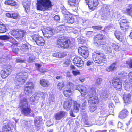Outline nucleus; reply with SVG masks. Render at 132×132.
<instances>
[{
  "label": "nucleus",
  "instance_id": "473e14b6",
  "mask_svg": "<svg viewBox=\"0 0 132 132\" xmlns=\"http://www.w3.org/2000/svg\"><path fill=\"white\" fill-rule=\"evenodd\" d=\"M115 35L116 38L120 41H122V33L118 31H116L115 33Z\"/></svg>",
  "mask_w": 132,
  "mask_h": 132
},
{
  "label": "nucleus",
  "instance_id": "ea45409f",
  "mask_svg": "<svg viewBox=\"0 0 132 132\" xmlns=\"http://www.w3.org/2000/svg\"><path fill=\"white\" fill-rule=\"evenodd\" d=\"M3 132H11V128L9 125L4 126L2 128Z\"/></svg>",
  "mask_w": 132,
  "mask_h": 132
},
{
  "label": "nucleus",
  "instance_id": "680f3d73",
  "mask_svg": "<svg viewBox=\"0 0 132 132\" xmlns=\"http://www.w3.org/2000/svg\"><path fill=\"white\" fill-rule=\"evenodd\" d=\"M25 62V60L23 59H21L19 58H17L15 61L16 63H21L24 62Z\"/></svg>",
  "mask_w": 132,
  "mask_h": 132
},
{
  "label": "nucleus",
  "instance_id": "f3484780",
  "mask_svg": "<svg viewBox=\"0 0 132 132\" xmlns=\"http://www.w3.org/2000/svg\"><path fill=\"white\" fill-rule=\"evenodd\" d=\"M6 15L9 18H11L15 19H19L20 16L18 12H15L12 13H8L6 14Z\"/></svg>",
  "mask_w": 132,
  "mask_h": 132
},
{
  "label": "nucleus",
  "instance_id": "4468645a",
  "mask_svg": "<svg viewBox=\"0 0 132 132\" xmlns=\"http://www.w3.org/2000/svg\"><path fill=\"white\" fill-rule=\"evenodd\" d=\"M73 62L75 65L78 67H82L84 65V62L80 57H75L73 59Z\"/></svg>",
  "mask_w": 132,
  "mask_h": 132
},
{
  "label": "nucleus",
  "instance_id": "09e8293b",
  "mask_svg": "<svg viewBox=\"0 0 132 132\" xmlns=\"http://www.w3.org/2000/svg\"><path fill=\"white\" fill-rule=\"evenodd\" d=\"M80 92L82 95H85L88 93V91L87 90L86 87L83 86Z\"/></svg>",
  "mask_w": 132,
  "mask_h": 132
},
{
  "label": "nucleus",
  "instance_id": "9d476101",
  "mask_svg": "<svg viewBox=\"0 0 132 132\" xmlns=\"http://www.w3.org/2000/svg\"><path fill=\"white\" fill-rule=\"evenodd\" d=\"M33 39L38 45H43L45 41L42 37L36 34L32 36Z\"/></svg>",
  "mask_w": 132,
  "mask_h": 132
},
{
  "label": "nucleus",
  "instance_id": "e2e57ef3",
  "mask_svg": "<svg viewBox=\"0 0 132 132\" xmlns=\"http://www.w3.org/2000/svg\"><path fill=\"white\" fill-rule=\"evenodd\" d=\"M70 62L68 60H67L63 64V66L64 67H67L70 64Z\"/></svg>",
  "mask_w": 132,
  "mask_h": 132
},
{
  "label": "nucleus",
  "instance_id": "aec40b11",
  "mask_svg": "<svg viewBox=\"0 0 132 132\" xmlns=\"http://www.w3.org/2000/svg\"><path fill=\"white\" fill-rule=\"evenodd\" d=\"M88 100L89 103L92 102L93 104H97L99 102V99L97 96H93L89 97Z\"/></svg>",
  "mask_w": 132,
  "mask_h": 132
},
{
  "label": "nucleus",
  "instance_id": "864d4df0",
  "mask_svg": "<svg viewBox=\"0 0 132 132\" xmlns=\"http://www.w3.org/2000/svg\"><path fill=\"white\" fill-rule=\"evenodd\" d=\"M94 33L93 31H88L86 33V36L89 38L91 37L94 35Z\"/></svg>",
  "mask_w": 132,
  "mask_h": 132
},
{
  "label": "nucleus",
  "instance_id": "c9c22d12",
  "mask_svg": "<svg viewBox=\"0 0 132 132\" xmlns=\"http://www.w3.org/2000/svg\"><path fill=\"white\" fill-rule=\"evenodd\" d=\"M116 63H113L111 66L109 67L106 68V70L108 72L114 70L116 68Z\"/></svg>",
  "mask_w": 132,
  "mask_h": 132
},
{
  "label": "nucleus",
  "instance_id": "7c9ffc66",
  "mask_svg": "<svg viewBox=\"0 0 132 132\" xmlns=\"http://www.w3.org/2000/svg\"><path fill=\"white\" fill-rule=\"evenodd\" d=\"M65 22L69 24H72L74 22V19L72 16L71 17L69 15V16L64 18Z\"/></svg>",
  "mask_w": 132,
  "mask_h": 132
},
{
  "label": "nucleus",
  "instance_id": "a19ab883",
  "mask_svg": "<svg viewBox=\"0 0 132 132\" xmlns=\"http://www.w3.org/2000/svg\"><path fill=\"white\" fill-rule=\"evenodd\" d=\"M42 119L41 117H36L35 120V123L36 125L42 123Z\"/></svg>",
  "mask_w": 132,
  "mask_h": 132
},
{
  "label": "nucleus",
  "instance_id": "b1692460",
  "mask_svg": "<svg viewBox=\"0 0 132 132\" xmlns=\"http://www.w3.org/2000/svg\"><path fill=\"white\" fill-rule=\"evenodd\" d=\"M26 32L24 31L20 30L18 33V35L16 37V38L19 41H21L22 39Z\"/></svg>",
  "mask_w": 132,
  "mask_h": 132
},
{
  "label": "nucleus",
  "instance_id": "c85d7f7f",
  "mask_svg": "<svg viewBox=\"0 0 132 132\" xmlns=\"http://www.w3.org/2000/svg\"><path fill=\"white\" fill-rule=\"evenodd\" d=\"M40 83L42 86L43 87H48L50 85L48 81L44 79L41 80Z\"/></svg>",
  "mask_w": 132,
  "mask_h": 132
},
{
  "label": "nucleus",
  "instance_id": "6e6d98bb",
  "mask_svg": "<svg viewBox=\"0 0 132 132\" xmlns=\"http://www.w3.org/2000/svg\"><path fill=\"white\" fill-rule=\"evenodd\" d=\"M82 120L83 121L85 120L86 122H87L88 120V116L86 113H85L82 114Z\"/></svg>",
  "mask_w": 132,
  "mask_h": 132
},
{
  "label": "nucleus",
  "instance_id": "37998d69",
  "mask_svg": "<svg viewBox=\"0 0 132 132\" xmlns=\"http://www.w3.org/2000/svg\"><path fill=\"white\" fill-rule=\"evenodd\" d=\"M6 27L4 24H0V33H4L7 30Z\"/></svg>",
  "mask_w": 132,
  "mask_h": 132
},
{
  "label": "nucleus",
  "instance_id": "f257e3e1",
  "mask_svg": "<svg viewBox=\"0 0 132 132\" xmlns=\"http://www.w3.org/2000/svg\"><path fill=\"white\" fill-rule=\"evenodd\" d=\"M37 8L38 10L44 11L50 10L52 6L50 0H37Z\"/></svg>",
  "mask_w": 132,
  "mask_h": 132
},
{
  "label": "nucleus",
  "instance_id": "39448f33",
  "mask_svg": "<svg viewBox=\"0 0 132 132\" xmlns=\"http://www.w3.org/2000/svg\"><path fill=\"white\" fill-rule=\"evenodd\" d=\"M12 70V67L10 65H8L4 68L1 70L0 72L1 77L3 79H4L7 77L11 72Z\"/></svg>",
  "mask_w": 132,
  "mask_h": 132
},
{
  "label": "nucleus",
  "instance_id": "49530a36",
  "mask_svg": "<svg viewBox=\"0 0 132 132\" xmlns=\"http://www.w3.org/2000/svg\"><path fill=\"white\" fill-rule=\"evenodd\" d=\"M109 6L106 5H104L102 8L103 13H104V12H109Z\"/></svg>",
  "mask_w": 132,
  "mask_h": 132
},
{
  "label": "nucleus",
  "instance_id": "ddd939ff",
  "mask_svg": "<svg viewBox=\"0 0 132 132\" xmlns=\"http://www.w3.org/2000/svg\"><path fill=\"white\" fill-rule=\"evenodd\" d=\"M79 2L78 0H69L68 4L73 11H76L78 9Z\"/></svg>",
  "mask_w": 132,
  "mask_h": 132
},
{
  "label": "nucleus",
  "instance_id": "a211bd4d",
  "mask_svg": "<svg viewBox=\"0 0 132 132\" xmlns=\"http://www.w3.org/2000/svg\"><path fill=\"white\" fill-rule=\"evenodd\" d=\"M100 113L98 112L96 113L97 115L96 116V118L98 119L99 121H101V123H103L106 120L107 117L108 116H103L101 114L100 116Z\"/></svg>",
  "mask_w": 132,
  "mask_h": 132
},
{
  "label": "nucleus",
  "instance_id": "774afa93",
  "mask_svg": "<svg viewBox=\"0 0 132 132\" xmlns=\"http://www.w3.org/2000/svg\"><path fill=\"white\" fill-rule=\"evenodd\" d=\"M49 100L50 101L54 102V99L53 96H50L49 97Z\"/></svg>",
  "mask_w": 132,
  "mask_h": 132
},
{
  "label": "nucleus",
  "instance_id": "f03ea898",
  "mask_svg": "<svg viewBox=\"0 0 132 132\" xmlns=\"http://www.w3.org/2000/svg\"><path fill=\"white\" fill-rule=\"evenodd\" d=\"M27 77L26 72H20L17 74L14 79L15 85L19 86L24 84Z\"/></svg>",
  "mask_w": 132,
  "mask_h": 132
},
{
  "label": "nucleus",
  "instance_id": "f704fd0d",
  "mask_svg": "<svg viewBox=\"0 0 132 132\" xmlns=\"http://www.w3.org/2000/svg\"><path fill=\"white\" fill-rule=\"evenodd\" d=\"M10 39H12L13 42L15 40L14 38L10 36H8L7 35L1 36V40H5Z\"/></svg>",
  "mask_w": 132,
  "mask_h": 132
},
{
  "label": "nucleus",
  "instance_id": "69168bd1",
  "mask_svg": "<svg viewBox=\"0 0 132 132\" xmlns=\"http://www.w3.org/2000/svg\"><path fill=\"white\" fill-rule=\"evenodd\" d=\"M92 28L95 29H97L98 30H101L102 27L101 26H93L92 27Z\"/></svg>",
  "mask_w": 132,
  "mask_h": 132
},
{
  "label": "nucleus",
  "instance_id": "603ef678",
  "mask_svg": "<svg viewBox=\"0 0 132 132\" xmlns=\"http://www.w3.org/2000/svg\"><path fill=\"white\" fill-rule=\"evenodd\" d=\"M28 61L29 62H32L34 61L35 57L33 54H30L29 55Z\"/></svg>",
  "mask_w": 132,
  "mask_h": 132
},
{
  "label": "nucleus",
  "instance_id": "e433bc0d",
  "mask_svg": "<svg viewBox=\"0 0 132 132\" xmlns=\"http://www.w3.org/2000/svg\"><path fill=\"white\" fill-rule=\"evenodd\" d=\"M124 12L128 15H131L132 14V5H130L128 6Z\"/></svg>",
  "mask_w": 132,
  "mask_h": 132
},
{
  "label": "nucleus",
  "instance_id": "a18cd8bd",
  "mask_svg": "<svg viewBox=\"0 0 132 132\" xmlns=\"http://www.w3.org/2000/svg\"><path fill=\"white\" fill-rule=\"evenodd\" d=\"M20 49L23 51L27 52L28 51L29 48L27 44H24L21 46Z\"/></svg>",
  "mask_w": 132,
  "mask_h": 132
},
{
  "label": "nucleus",
  "instance_id": "de8ad7c7",
  "mask_svg": "<svg viewBox=\"0 0 132 132\" xmlns=\"http://www.w3.org/2000/svg\"><path fill=\"white\" fill-rule=\"evenodd\" d=\"M23 5L25 11L26 12L29 11L30 9V4L26 2L23 3Z\"/></svg>",
  "mask_w": 132,
  "mask_h": 132
},
{
  "label": "nucleus",
  "instance_id": "bf43d9fd",
  "mask_svg": "<svg viewBox=\"0 0 132 132\" xmlns=\"http://www.w3.org/2000/svg\"><path fill=\"white\" fill-rule=\"evenodd\" d=\"M113 48L116 51H118L119 50V47L118 45L115 44H112Z\"/></svg>",
  "mask_w": 132,
  "mask_h": 132
},
{
  "label": "nucleus",
  "instance_id": "5fc2aeb1",
  "mask_svg": "<svg viewBox=\"0 0 132 132\" xmlns=\"http://www.w3.org/2000/svg\"><path fill=\"white\" fill-rule=\"evenodd\" d=\"M65 27L63 25H60L57 27V29L60 31L63 32L64 31Z\"/></svg>",
  "mask_w": 132,
  "mask_h": 132
},
{
  "label": "nucleus",
  "instance_id": "4d7b16f0",
  "mask_svg": "<svg viewBox=\"0 0 132 132\" xmlns=\"http://www.w3.org/2000/svg\"><path fill=\"white\" fill-rule=\"evenodd\" d=\"M126 64H127L126 65V67H132V60H129L127 61Z\"/></svg>",
  "mask_w": 132,
  "mask_h": 132
},
{
  "label": "nucleus",
  "instance_id": "79ce46f5",
  "mask_svg": "<svg viewBox=\"0 0 132 132\" xmlns=\"http://www.w3.org/2000/svg\"><path fill=\"white\" fill-rule=\"evenodd\" d=\"M74 86L75 85L73 83L69 82L66 84V88H67V89L71 90L73 89Z\"/></svg>",
  "mask_w": 132,
  "mask_h": 132
},
{
  "label": "nucleus",
  "instance_id": "c03bdc74",
  "mask_svg": "<svg viewBox=\"0 0 132 132\" xmlns=\"http://www.w3.org/2000/svg\"><path fill=\"white\" fill-rule=\"evenodd\" d=\"M62 13L64 16V18H67V17L69 16V13H70L71 14H73V13H71L70 12L69 13L64 8L62 9Z\"/></svg>",
  "mask_w": 132,
  "mask_h": 132
},
{
  "label": "nucleus",
  "instance_id": "7ed1b4c3",
  "mask_svg": "<svg viewBox=\"0 0 132 132\" xmlns=\"http://www.w3.org/2000/svg\"><path fill=\"white\" fill-rule=\"evenodd\" d=\"M93 58L95 63L98 64H100L106 60L105 56L97 51L93 53Z\"/></svg>",
  "mask_w": 132,
  "mask_h": 132
},
{
  "label": "nucleus",
  "instance_id": "412c9836",
  "mask_svg": "<svg viewBox=\"0 0 132 132\" xmlns=\"http://www.w3.org/2000/svg\"><path fill=\"white\" fill-rule=\"evenodd\" d=\"M128 113V111L126 109L123 110L120 112L119 117L121 119H123L127 117Z\"/></svg>",
  "mask_w": 132,
  "mask_h": 132
},
{
  "label": "nucleus",
  "instance_id": "052dcab7",
  "mask_svg": "<svg viewBox=\"0 0 132 132\" xmlns=\"http://www.w3.org/2000/svg\"><path fill=\"white\" fill-rule=\"evenodd\" d=\"M102 81V78H98L97 79L95 84L96 85H99L101 84Z\"/></svg>",
  "mask_w": 132,
  "mask_h": 132
},
{
  "label": "nucleus",
  "instance_id": "393cba45",
  "mask_svg": "<svg viewBox=\"0 0 132 132\" xmlns=\"http://www.w3.org/2000/svg\"><path fill=\"white\" fill-rule=\"evenodd\" d=\"M131 94H124L123 98L124 103H127L129 102L131 99Z\"/></svg>",
  "mask_w": 132,
  "mask_h": 132
},
{
  "label": "nucleus",
  "instance_id": "0e129e2a",
  "mask_svg": "<svg viewBox=\"0 0 132 132\" xmlns=\"http://www.w3.org/2000/svg\"><path fill=\"white\" fill-rule=\"evenodd\" d=\"M54 20L55 21H59L60 20V18L59 15H56L54 17Z\"/></svg>",
  "mask_w": 132,
  "mask_h": 132
},
{
  "label": "nucleus",
  "instance_id": "2f4dec72",
  "mask_svg": "<svg viewBox=\"0 0 132 132\" xmlns=\"http://www.w3.org/2000/svg\"><path fill=\"white\" fill-rule=\"evenodd\" d=\"M104 37V36L102 35H97L96 37L94 38V43H97L98 45H99L98 43L99 42H98L97 40H101L103 39Z\"/></svg>",
  "mask_w": 132,
  "mask_h": 132
},
{
  "label": "nucleus",
  "instance_id": "6e6552de",
  "mask_svg": "<svg viewBox=\"0 0 132 132\" xmlns=\"http://www.w3.org/2000/svg\"><path fill=\"white\" fill-rule=\"evenodd\" d=\"M88 5L89 9L91 11L94 10L98 5V0H85Z\"/></svg>",
  "mask_w": 132,
  "mask_h": 132
},
{
  "label": "nucleus",
  "instance_id": "2eb2a0df",
  "mask_svg": "<svg viewBox=\"0 0 132 132\" xmlns=\"http://www.w3.org/2000/svg\"><path fill=\"white\" fill-rule=\"evenodd\" d=\"M111 13L110 12H104L102 13L101 15V19L104 20L111 21L112 20V17L111 15Z\"/></svg>",
  "mask_w": 132,
  "mask_h": 132
},
{
  "label": "nucleus",
  "instance_id": "338daca9",
  "mask_svg": "<svg viewBox=\"0 0 132 132\" xmlns=\"http://www.w3.org/2000/svg\"><path fill=\"white\" fill-rule=\"evenodd\" d=\"M41 96L44 98L47 95V93H41L40 94Z\"/></svg>",
  "mask_w": 132,
  "mask_h": 132
},
{
  "label": "nucleus",
  "instance_id": "6ab92c4d",
  "mask_svg": "<svg viewBox=\"0 0 132 132\" xmlns=\"http://www.w3.org/2000/svg\"><path fill=\"white\" fill-rule=\"evenodd\" d=\"M72 100L65 101L64 104V108L67 110H70L72 106Z\"/></svg>",
  "mask_w": 132,
  "mask_h": 132
},
{
  "label": "nucleus",
  "instance_id": "0eeeda50",
  "mask_svg": "<svg viewBox=\"0 0 132 132\" xmlns=\"http://www.w3.org/2000/svg\"><path fill=\"white\" fill-rule=\"evenodd\" d=\"M34 87V85L32 82H27L25 85L24 93L26 95H29L32 93V90Z\"/></svg>",
  "mask_w": 132,
  "mask_h": 132
},
{
  "label": "nucleus",
  "instance_id": "58836bf2",
  "mask_svg": "<svg viewBox=\"0 0 132 132\" xmlns=\"http://www.w3.org/2000/svg\"><path fill=\"white\" fill-rule=\"evenodd\" d=\"M63 92L65 96L67 97H69L72 94L71 90L68 89L65 90Z\"/></svg>",
  "mask_w": 132,
  "mask_h": 132
},
{
  "label": "nucleus",
  "instance_id": "20e7f679",
  "mask_svg": "<svg viewBox=\"0 0 132 132\" xmlns=\"http://www.w3.org/2000/svg\"><path fill=\"white\" fill-rule=\"evenodd\" d=\"M71 44L70 40L67 39L66 37L62 35L58 38L57 42V45L62 48H67Z\"/></svg>",
  "mask_w": 132,
  "mask_h": 132
},
{
  "label": "nucleus",
  "instance_id": "5701e85b",
  "mask_svg": "<svg viewBox=\"0 0 132 132\" xmlns=\"http://www.w3.org/2000/svg\"><path fill=\"white\" fill-rule=\"evenodd\" d=\"M39 95L37 93H35L30 98V101L35 103L38 102V100L39 98Z\"/></svg>",
  "mask_w": 132,
  "mask_h": 132
},
{
  "label": "nucleus",
  "instance_id": "4be33fe9",
  "mask_svg": "<svg viewBox=\"0 0 132 132\" xmlns=\"http://www.w3.org/2000/svg\"><path fill=\"white\" fill-rule=\"evenodd\" d=\"M28 102L26 99L23 98L20 100L19 104L20 107L23 108L28 106Z\"/></svg>",
  "mask_w": 132,
  "mask_h": 132
},
{
  "label": "nucleus",
  "instance_id": "8fccbe9b",
  "mask_svg": "<svg viewBox=\"0 0 132 132\" xmlns=\"http://www.w3.org/2000/svg\"><path fill=\"white\" fill-rule=\"evenodd\" d=\"M96 106L94 104H92L89 106V111L90 112H94L96 109Z\"/></svg>",
  "mask_w": 132,
  "mask_h": 132
},
{
  "label": "nucleus",
  "instance_id": "dca6fc26",
  "mask_svg": "<svg viewBox=\"0 0 132 132\" xmlns=\"http://www.w3.org/2000/svg\"><path fill=\"white\" fill-rule=\"evenodd\" d=\"M66 112L60 111L56 113L54 116V118L57 120H60L67 115Z\"/></svg>",
  "mask_w": 132,
  "mask_h": 132
},
{
  "label": "nucleus",
  "instance_id": "cd10ccee",
  "mask_svg": "<svg viewBox=\"0 0 132 132\" xmlns=\"http://www.w3.org/2000/svg\"><path fill=\"white\" fill-rule=\"evenodd\" d=\"M121 23L120 24V27L122 30H124L126 28V24L127 23L125 19H122L120 21Z\"/></svg>",
  "mask_w": 132,
  "mask_h": 132
},
{
  "label": "nucleus",
  "instance_id": "9b49d317",
  "mask_svg": "<svg viewBox=\"0 0 132 132\" xmlns=\"http://www.w3.org/2000/svg\"><path fill=\"white\" fill-rule=\"evenodd\" d=\"M43 32L44 37L48 38L51 37L54 34V30L51 28L47 27L44 28Z\"/></svg>",
  "mask_w": 132,
  "mask_h": 132
},
{
  "label": "nucleus",
  "instance_id": "423d86ee",
  "mask_svg": "<svg viewBox=\"0 0 132 132\" xmlns=\"http://www.w3.org/2000/svg\"><path fill=\"white\" fill-rule=\"evenodd\" d=\"M112 84L113 87L116 90L118 91H121L122 88V80L119 78L113 79L112 80Z\"/></svg>",
  "mask_w": 132,
  "mask_h": 132
},
{
  "label": "nucleus",
  "instance_id": "72a5a7b5",
  "mask_svg": "<svg viewBox=\"0 0 132 132\" xmlns=\"http://www.w3.org/2000/svg\"><path fill=\"white\" fill-rule=\"evenodd\" d=\"M80 107V105L77 103L76 101H74V111L75 112H78Z\"/></svg>",
  "mask_w": 132,
  "mask_h": 132
},
{
  "label": "nucleus",
  "instance_id": "1a4fd4ad",
  "mask_svg": "<svg viewBox=\"0 0 132 132\" xmlns=\"http://www.w3.org/2000/svg\"><path fill=\"white\" fill-rule=\"evenodd\" d=\"M78 52L85 58H86L88 56V51L87 48L85 46H83L79 48Z\"/></svg>",
  "mask_w": 132,
  "mask_h": 132
},
{
  "label": "nucleus",
  "instance_id": "c756f323",
  "mask_svg": "<svg viewBox=\"0 0 132 132\" xmlns=\"http://www.w3.org/2000/svg\"><path fill=\"white\" fill-rule=\"evenodd\" d=\"M4 3L6 5H11V6H14L16 5V2L13 0L6 1L4 2Z\"/></svg>",
  "mask_w": 132,
  "mask_h": 132
},
{
  "label": "nucleus",
  "instance_id": "bb28decb",
  "mask_svg": "<svg viewBox=\"0 0 132 132\" xmlns=\"http://www.w3.org/2000/svg\"><path fill=\"white\" fill-rule=\"evenodd\" d=\"M66 54L63 52H59L55 53L53 54V56L54 57L59 58H62L65 56Z\"/></svg>",
  "mask_w": 132,
  "mask_h": 132
},
{
  "label": "nucleus",
  "instance_id": "13d9d810",
  "mask_svg": "<svg viewBox=\"0 0 132 132\" xmlns=\"http://www.w3.org/2000/svg\"><path fill=\"white\" fill-rule=\"evenodd\" d=\"M83 86L80 85H76V86L75 89L80 92L81 90V89L82 88Z\"/></svg>",
  "mask_w": 132,
  "mask_h": 132
},
{
  "label": "nucleus",
  "instance_id": "f8f14e48",
  "mask_svg": "<svg viewBox=\"0 0 132 132\" xmlns=\"http://www.w3.org/2000/svg\"><path fill=\"white\" fill-rule=\"evenodd\" d=\"M21 109V112L23 115L28 116H32L33 115V112L31 110L29 106Z\"/></svg>",
  "mask_w": 132,
  "mask_h": 132
},
{
  "label": "nucleus",
  "instance_id": "3c124183",
  "mask_svg": "<svg viewBox=\"0 0 132 132\" xmlns=\"http://www.w3.org/2000/svg\"><path fill=\"white\" fill-rule=\"evenodd\" d=\"M64 86L65 85L64 82H59L57 85V87L59 90L60 91Z\"/></svg>",
  "mask_w": 132,
  "mask_h": 132
},
{
  "label": "nucleus",
  "instance_id": "4c0bfd02",
  "mask_svg": "<svg viewBox=\"0 0 132 132\" xmlns=\"http://www.w3.org/2000/svg\"><path fill=\"white\" fill-rule=\"evenodd\" d=\"M108 92L107 91H104L102 93L101 95V97L102 100H105L108 98Z\"/></svg>",
  "mask_w": 132,
  "mask_h": 132
},
{
  "label": "nucleus",
  "instance_id": "a878e982",
  "mask_svg": "<svg viewBox=\"0 0 132 132\" xmlns=\"http://www.w3.org/2000/svg\"><path fill=\"white\" fill-rule=\"evenodd\" d=\"M95 88L90 87L89 88L88 91V97H89L94 95L95 93Z\"/></svg>",
  "mask_w": 132,
  "mask_h": 132
}]
</instances>
